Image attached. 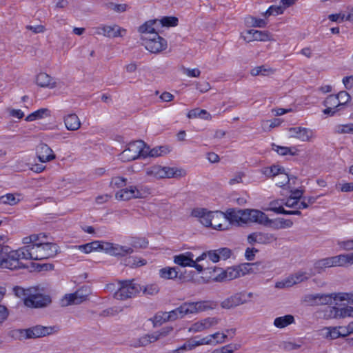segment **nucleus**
Wrapping results in <instances>:
<instances>
[{"label": "nucleus", "mask_w": 353, "mask_h": 353, "mask_svg": "<svg viewBox=\"0 0 353 353\" xmlns=\"http://www.w3.org/2000/svg\"><path fill=\"white\" fill-rule=\"evenodd\" d=\"M27 260H43L54 257L58 252L55 243L39 242L24 246Z\"/></svg>", "instance_id": "obj_1"}, {"label": "nucleus", "mask_w": 353, "mask_h": 353, "mask_svg": "<svg viewBox=\"0 0 353 353\" xmlns=\"http://www.w3.org/2000/svg\"><path fill=\"white\" fill-rule=\"evenodd\" d=\"M57 326L36 325L28 329H17L12 331V336L19 340L43 337L57 332Z\"/></svg>", "instance_id": "obj_2"}, {"label": "nucleus", "mask_w": 353, "mask_h": 353, "mask_svg": "<svg viewBox=\"0 0 353 353\" xmlns=\"http://www.w3.org/2000/svg\"><path fill=\"white\" fill-rule=\"evenodd\" d=\"M146 174L156 179L179 178L185 176L186 172L181 168L162 167L156 165L148 168Z\"/></svg>", "instance_id": "obj_3"}, {"label": "nucleus", "mask_w": 353, "mask_h": 353, "mask_svg": "<svg viewBox=\"0 0 353 353\" xmlns=\"http://www.w3.org/2000/svg\"><path fill=\"white\" fill-rule=\"evenodd\" d=\"M141 157H147L145 143L141 140L130 143L127 148L119 154L120 159L123 162L134 161Z\"/></svg>", "instance_id": "obj_4"}, {"label": "nucleus", "mask_w": 353, "mask_h": 353, "mask_svg": "<svg viewBox=\"0 0 353 353\" xmlns=\"http://www.w3.org/2000/svg\"><path fill=\"white\" fill-rule=\"evenodd\" d=\"M120 287L114 293V297L119 300H125L137 295L142 290V287L131 281L119 282Z\"/></svg>", "instance_id": "obj_5"}, {"label": "nucleus", "mask_w": 353, "mask_h": 353, "mask_svg": "<svg viewBox=\"0 0 353 353\" xmlns=\"http://www.w3.org/2000/svg\"><path fill=\"white\" fill-rule=\"evenodd\" d=\"M143 45L152 53H159L165 50L168 46L165 39L160 37L158 33L152 35L142 36Z\"/></svg>", "instance_id": "obj_6"}, {"label": "nucleus", "mask_w": 353, "mask_h": 353, "mask_svg": "<svg viewBox=\"0 0 353 353\" xmlns=\"http://www.w3.org/2000/svg\"><path fill=\"white\" fill-rule=\"evenodd\" d=\"M27 260L24 247L10 251L6 258H4V268L17 270L22 267L20 260Z\"/></svg>", "instance_id": "obj_7"}, {"label": "nucleus", "mask_w": 353, "mask_h": 353, "mask_svg": "<svg viewBox=\"0 0 353 353\" xmlns=\"http://www.w3.org/2000/svg\"><path fill=\"white\" fill-rule=\"evenodd\" d=\"M89 294V289L86 287H83L74 293L65 294L61 299V304L62 306L80 304L88 299Z\"/></svg>", "instance_id": "obj_8"}, {"label": "nucleus", "mask_w": 353, "mask_h": 353, "mask_svg": "<svg viewBox=\"0 0 353 353\" xmlns=\"http://www.w3.org/2000/svg\"><path fill=\"white\" fill-rule=\"evenodd\" d=\"M245 223H256L263 225H270L272 220L268 216L259 210L245 209Z\"/></svg>", "instance_id": "obj_9"}, {"label": "nucleus", "mask_w": 353, "mask_h": 353, "mask_svg": "<svg viewBox=\"0 0 353 353\" xmlns=\"http://www.w3.org/2000/svg\"><path fill=\"white\" fill-rule=\"evenodd\" d=\"M51 298L48 295L37 293L29 294L25 298L24 304L29 307H44L51 303Z\"/></svg>", "instance_id": "obj_10"}, {"label": "nucleus", "mask_w": 353, "mask_h": 353, "mask_svg": "<svg viewBox=\"0 0 353 353\" xmlns=\"http://www.w3.org/2000/svg\"><path fill=\"white\" fill-rule=\"evenodd\" d=\"M288 131L290 137L296 138L303 142H310L315 138L314 131L310 128L296 126L289 128Z\"/></svg>", "instance_id": "obj_11"}, {"label": "nucleus", "mask_w": 353, "mask_h": 353, "mask_svg": "<svg viewBox=\"0 0 353 353\" xmlns=\"http://www.w3.org/2000/svg\"><path fill=\"white\" fill-rule=\"evenodd\" d=\"M115 197L119 201H128L132 199H140L144 197V192L137 186H130L118 191Z\"/></svg>", "instance_id": "obj_12"}, {"label": "nucleus", "mask_w": 353, "mask_h": 353, "mask_svg": "<svg viewBox=\"0 0 353 353\" xmlns=\"http://www.w3.org/2000/svg\"><path fill=\"white\" fill-rule=\"evenodd\" d=\"M227 217V227H229L230 224H236L240 225L245 223V209L244 210H235L228 209L226 212L224 213Z\"/></svg>", "instance_id": "obj_13"}, {"label": "nucleus", "mask_w": 353, "mask_h": 353, "mask_svg": "<svg viewBox=\"0 0 353 353\" xmlns=\"http://www.w3.org/2000/svg\"><path fill=\"white\" fill-rule=\"evenodd\" d=\"M248 302V299H245V292H239L236 293L225 300H223L221 306L223 308L230 309L232 307L246 303Z\"/></svg>", "instance_id": "obj_14"}, {"label": "nucleus", "mask_w": 353, "mask_h": 353, "mask_svg": "<svg viewBox=\"0 0 353 353\" xmlns=\"http://www.w3.org/2000/svg\"><path fill=\"white\" fill-rule=\"evenodd\" d=\"M122 32H125V30L121 28L117 25L98 27L95 30V34H102L105 37L112 38L122 37Z\"/></svg>", "instance_id": "obj_15"}, {"label": "nucleus", "mask_w": 353, "mask_h": 353, "mask_svg": "<svg viewBox=\"0 0 353 353\" xmlns=\"http://www.w3.org/2000/svg\"><path fill=\"white\" fill-rule=\"evenodd\" d=\"M211 224L209 225L210 228L217 230H228L227 227V217L225 216L224 212L221 211H214L212 216Z\"/></svg>", "instance_id": "obj_16"}, {"label": "nucleus", "mask_w": 353, "mask_h": 353, "mask_svg": "<svg viewBox=\"0 0 353 353\" xmlns=\"http://www.w3.org/2000/svg\"><path fill=\"white\" fill-rule=\"evenodd\" d=\"M246 42L252 41H265L270 39V34L268 32L256 30H249L243 37Z\"/></svg>", "instance_id": "obj_17"}, {"label": "nucleus", "mask_w": 353, "mask_h": 353, "mask_svg": "<svg viewBox=\"0 0 353 353\" xmlns=\"http://www.w3.org/2000/svg\"><path fill=\"white\" fill-rule=\"evenodd\" d=\"M37 154L39 160L42 162H48L55 159L52 150L45 143H40L37 148Z\"/></svg>", "instance_id": "obj_18"}, {"label": "nucleus", "mask_w": 353, "mask_h": 353, "mask_svg": "<svg viewBox=\"0 0 353 353\" xmlns=\"http://www.w3.org/2000/svg\"><path fill=\"white\" fill-rule=\"evenodd\" d=\"M219 270H221V273L218 274L214 278V280L216 281H231L239 277L241 275V271L233 267L228 268L225 270L221 269H219Z\"/></svg>", "instance_id": "obj_19"}, {"label": "nucleus", "mask_w": 353, "mask_h": 353, "mask_svg": "<svg viewBox=\"0 0 353 353\" xmlns=\"http://www.w3.org/2000/svg\"><path fill=\"white\" fill-rule=\"evenodd\" d=\"M158 23L159 20L157 19L148 21L139 27V31L142 34V36L152 35L154 33H158L157 32V30L159 28Z\"/></svg>", "instance_id": "obj_20"}, {"label": "nucleus", "mask_w": 353, "mask_h": 353, "mask_svg": "<svg viewBox=\"0 0 353 353\" xmlns=\"http://www.w3.org/2000/svg\"><path fill=\"white\" fill-rule=\"evenodd\" d=\"M64 123L68 130L75 131L80 128L81 121L78 116L74 113L65 115L63 117Z\"/></svg>", "instance_id": "obj_21"}, {"label": "nucleus", "mask_w": 353, "mask_h": 353, "mask_svg": "<svg viewBox=\"0 0 353 353\" xmlns=\"http://www.w3.org/2000/svg\"><path fill=\"white\" fill-rule=\"evenodd\" d=\"M336 294H317L310 296V300L315 305H328L335 299Z\"/></svg>", "instance_id": "obj_22"}, {"label": "nucleus", "mask_w": 353, "mask_h": 353, "mask_svg": "<svg viewBox=\"0 0 353 353\" xmlns=\"http://www.w3.org/2000/svg\"><path fill=\"white\" fill-rule=\"evenodd\" d=\"M333 260L334 267H343L347 265H353V252L334 256Z\"/></svg>", "instance_id": "obj_23"}, {"label": "nucleus", "mask_w": 353, "mask_h": 353, "mask_svg": "<svg viewBox=\"0 0 353 353\" xmlns=\"http://www.w3.org/2000/svg\"><path fill=\"white\" fill-rule=\"evenodd\" d=\"M194 260V254L188 252L185 254H180L174 257V262L182 267H190Z\"/></svg>", "instance_id": "obj_24"}, {"label": "nucleus", "mask_w": 353, "mask_h": 353, "mask_svg": "<svg viewBox=\"0 0 353 353\" xmlns=\"http://www.w3.org/2000/svg\"><path fill=\"white\" fill-rule=\"evenodd\" d=\"M36 82L37 84L41 87L53 88L56 85V83L53 81L52 78L44 72L40 73L37 75Z\"/></svg>", "instance_id": "obj_25"}, {"label": "nucleus", "mask_w": 353, "mask_h": 353, "mask_svg": "<svg viewBox=\"0 0 353 353\" xmlns=\"http://www.w3.org/2000/svg\"><path fill=\"white\" fill-rule=\"evenodd\" d=\"M294 323V317L291 314L276 317L274 321V325L278 328H284Z\"/></svg>", "instance_id": "obj_26"}, {"label": "nucleus", "mask_w": 353, "mask_h": 353, "mask_svg": "<svg viewBox=\"0 0 353 353\" xmlns=\"http://www.w3.org/2000/svg\"><path fill=\"white\" fill-rule=\"evenodd\" d=\"M145 149L147 151V157H157L160 156H163L170 152V150L166 146H159L156 147L152 149H150L149 147H147L145 145Z\"/></svg>", "instance_id": "obj_27"}, {"label": "nucleus", "mask_w": 353, "mask_h": 353, "mask_svg": "<svg viewBox=\"0 0 353 353\" xmlns=\"http://www.w3.org/2000/svg\"><path fill=\"white\" fill-rule=\"evenodd\" d=\"M46 116H50V110L47 108H41L28 115L25 120L28 122H31L37 119H43Z\"/></svg>", "instance_id": "obj_28"}, {"label": "nucleus", "mask_w": 353, "mask_h": 353, "mask_svg": "<svg viewBox=\"0 0 353 353\" xmlns=\"http://www.w3.org/2000/svg\"><path fill=\"white\" fill-rule=\"evenodd\" d=\"M331 267H334L333 256L318 260L314 263V268L318 270L319 273L321 272V270Z\"/></svg>", "instance_id": "obj_29"}, {"label": "nucleus", "mask_w": 353, "mask_h": 353, "mask_svg": "<svg viewBox=\"0 0 353 353\" xmlns=\"http://www.w3.org/2000/svg\"><path fill=\"white\" fill-rule=\"evenodd\" d=\"M188 117L190 119L199 117L205 120H210L212 119V116L209 112L205 110H201L199 108L191 110L188 112Z\"/></svg>", "instance_id": "obj_30"}, {"label": "nucleus", "mask_w": 353, "mask_h": 353, "mask_svg": "<svg viewBox=\"0 0 353 353\" xmlns=\"http://www.w3.org/2000/svg\"><path fill=\"white\" fill-rule=\"evenodd\" d=\"M312 276V274H309L306 272H298L294 274L289 276L292 285L297 283H300L304 281L307 280Z\"/></svg>", "instance_id": "obj_31"}, {"label": "nucleus", "mask_w": 353, "mask_h": 353, "mask_svg": "<svg viewBox=\"0 0 353 353\" xmlns=\"http://www.w3.org/2000/svg\"><path fill=\"white\" fill-rule=\"evenodd\" d=\"M159 276L164 279H174L177 277L178 272L176 268L166 267L159 270Z\"/></svg>", "instance_id": "obj_32"}, {"label": "nucleus", "mask_w": 353, "mask_h": 353, "mask_svg": "<svg viewBox=\"0 0 353 353\" xmlns=\"http://www.w3.org/2000/svg\"><path fill=\"white\" fill-rule=\"evenodd\" d=\"M133 252V249L130 247L122 246L118 244H114L111 255L113 256H125L128 254Z\"/></svg>", "instance_id": "obj_33"}, {"label": "nucleus", "mask_w": 353, "mask_h": 353, "mask_svg": "<svg viewBox=\"0 0 353 353\" xmlns=\"http://www.w3.org/2000/svg\"><path fill=\"white\" fill-rule=\"evenodd\" d=\"M274 72V70L272 68L265 66V65H261L254 68L251 70L250 74L252 76H258V75H269L272 74Z\"/></svg>", "instance_id": "obj_34"}, {"label": "nucleus", "mask_w": 353, "mask_h": 353, "mask_svg": "<svg viewBox=\"0 0 353 353\" xmlns=\"http://www.w3.org/2000/svg\"><path fill=\"white\" fill-rule=\"evenodd\" d=\"M284 169L279 165H272L271 167H267L263 169V174L267 177H276Z\"/></svg>", "instance_id": "obj_35"}, {"label": "nucleus", "mask_w": 353, "mask_h": 353, "mask_svg": "<svg viewBox=\"0 0 353 353\" xmlns=\"http://www.w3.org/2000/svg\"><path fill=\"white\" fill-rule=\"evenodd\" d=\"M272 223L276 229L289 228L293 225V222L290 219H285L283 218H279L274 221L272 220L270 224Z\"/></svg>", "instance_id": "obj_36"}, {"label": "nucleus", "mask_w": 353, "mask_h": 353, "mask_svg": "<svg viewBox=\"0 0 353 353\" xmlns=\"http://www.w3.org/2000/svg\"><path fill=\"white\" fill-rule=\"evenodd\" d=\"M323 104L325 107H332L334 108H336V110H341V106H339V101L338 99V96L330 94L329 95L323 102Z\"/></svg>", "instance_id": "obj_37"}, {"label": "nucleus", "mask_w": 353, "mask_h": 353, "mask_svg": "<svg viewBox=\"0 0 353 353\" xmlns=\"http://www.w3.org/2000/svg\"><path fill=\"white\" fill-rule=\"evenodd\" d=\"M207 210L208 209L203 208H194L191 212V216L197 218L202 225H206L208 222L203 219V216L207 213Z\"/></svg>", "instance_id": "obj_38"}, {"label": "nucleus", "mask_w": 353, "mask_h": 353, "mask_svg": "<svg viewBox=\"0 0 353 353\" xmlns=\"http://www.w3.org/2000/svg\"><path fill=\"white\" fill-rule=\"evenodd\" d=\"M258 243L260 244H268L276 239V238L272 234L256 232Z\"/></svg>", "instance_id": "obj_39"}, {"label": "nucleus", "mask_w": 353, "mask_h": 353, "mask_svg": "<svg viewBox=\"0 0 353 353\" xmlns=\"http://www.w3.org/2000/svg\"><path fill=\"white\" fill-rule=\"evenodd\" d=\"M334 131L335 133L340 134L353 133V123L336 125Z\"/></svg>", "instance_id": "obj_40"}, {"label": "nucleus", "mask_w": 353, "mask_h": 353, "mask_svg": "<svg viewBox=\"0 0 353 353\" xmlns=\"http://www.w3.org/2000/svg\"><path fill=\"white\" fill-rule=\"evenodd\" d=\"M197 313L206 311L208 310H212L215 307V303L210 301H202L196 302Z\"/></svg>", "instance_id": "obj_41"}, {"label": "nucleus", "mask_w": 353, "mask_h": 353, "mask_svg": "<svg viewBox=\"0 0 353 353\" xmlns=\"http://www.w3.org/2000/svg\"><path fill=\"white\" fill-rule=\"evenodd\" d=\"M323 313L325 319H339V307L327 306L325 308Z\"/></svg>", "instance_id": "obj_42"}, {"label": "nucleus", "mask_w": 353, "mask_h": 353, "mask_svg": "<svg viewBox=\"0 0 353 353\" xmlns=\"http://www.w3.org/2000/svg\"><path fill=\"white\" fill-rule=\"evenodd\" d=\"M323 330L325 331L324 336L326 339H336L341 337V336H340L341 333L339 332V327H325V328H324Z\"/></svg>", "instance_id": "obj_43"}, {"label": "nucleus", "mask_w": 353, "mask_h": 353, "mask_svg": "<svg viewBox=\"0 0 353 353\" xmlns=\"http://www.w3.org/2000/svg\"><path fill=\"white\" fill-rule=\"evenodd\" d=\"M178 19L174 17H165L162 18L161 20H159L158 25L159 27L166 26V27H174L177 26Z\"/></svg>", "instance_id": "obj_44"}, {"label": "nucleus", "mask_w": 353, "mask_h": 353, "mask_svg": "<svg viewBox=\"0 0 353 353\" xmlns=\"http://www.w3.org/2000/svg\"><path fill=\"white\" fill-rule=\"evenodd\" d=\"M160 317V316L157 315L155 316L156 321H159L158 319ZM161 319L163 320V321H175L178 319H179L178 314L176 313V309L169 312H164L162 314V316H161Z\"/></svg>", "instance_id": "obj_45"}, {"label": "nucleus", "mask_w": 353, "mask_h": 353, "mask_svg": "<svg viewBox=\"0 0 353 353\" xmlns=\"http://www.w3.org/2000/svg\"><path fill=\"white\" fill-rule=\"evenodd\" d=\"M125 264L132 268L139 267L146 264V261L137 257H128L125 260Z\"/></svg>", "instance_id": "obj_46"}, {"label": "nucleus", "mask_w": 353, "mask_h": 353, "mask_svg": "<svg viewBox=\"0 0 353 353\" xmlns=\"http://www.w3.org/2000/svg\"><path fill=\"white\" fill-rule=\"evenodd\" d=\"M269 208L266 210H270L277 214H281V211L283 210V203L281 200H274L269 204Z\"/></svg>", "instance_id": "obj_47"}, {"label": "nucleus", "mask_w": 353, "mask_h": 353, "mask_svg": "<svg viewBox=\"0 0 353 353\" xmlns=\"http://www.w3.org/2000/svg\"><path fill=\"white\" fill-rule=\"evenodd\" d=\"M283 7L281 6H271L264 13L263 15L265 17H268L271 15H278L282 14L283 12Z\"/></svg>", "instance_id": "obj_48"}, {"label": "nucleus", "mask_w": 353, "mask_h": 353, "mask_svg": "<svg viewBox=\"0 0 353 353\" xmlns=\"http://www.w3.org/2000/svg\"><path fill=\"white\" fill-rule=\"evenodd\" d=\"M201 321L206 330L218 325L221 319L217 317H207L201 319Z\"/></svg>", "instance_id": "obj_49"}, {"label": "nucleus", "mask_w": 353, "mask_h": 353, "mask_svg": "<svg viewBox=\"0 0 353 353\" xmlns=\"http://www.w3.org/2000/svg\"><path fill=\"white\" fill-rule=\"evenodd\" d=\"M339 106L343 110L350 100V95L346 91H341L337 94Z\"/></svg>", "instance_id": "obj_50"}, {"label": "nucleus", "mask_w": 353, "mask_h": 353, "mask_svg": "<svg viewBox=\"0 0 353 353\" xmlns=\"http://www.w3.org/2000/svg\"><path fill=\"white\" fill-rule=\"evenodd\" d=\"M161 338V334L159 332L148 334L143 337L140 343L141 345H146L148 343H154Z\"/></svg>", "instance_id": "obj_51"}, {"label": "nucleus", "mask_w": 353, "mask_h": 353, "mask_svg": "<svg viewBox=\"0 0 353 353\" xmlns=\"http://www.w3.org/2000/svg\"><path fill=\"white\" fill-rule=\"evenodd\" d=\"M240 345L229 344L220 349H216L212 353H233L235 350H239Z\"/></svg>", "instance_id": "obj_52"}, {"label": "nucleus", "mask_w": 353, "mask_h": 353, "mask_svg": "<svg viewBox=\"0 0 353 353\" xmlns=\"http://www.w3.org/2000/svg\"><path fill=\"white\" fill-rule=\"evenodd\" d=\"M272 149L276 152L278 154L281 155H287V154H291L294 155L295 153L292 152V149L288 147H284V146H279L276 145L275 143L272 144Z\"/></svg>", "instance_id": "obj_53"}, {"label": "nucleus", "mask_w": 353, "mask_h": 353, "mask_svg": "<svg viewBox=\"0 0 353 353\" xmlns=\"http://www.w3.org/2000/svg\"><path fill=\"white\" fill-rule=\"evenodd\" d=\"M276 184L279 187L284 186L290 181V178L288 174L282 171L278 176H276Z\"/></svg>", "instance_id": "obj_54"}, {"label": "nucleus", "mask_w": 353, "mask_h": 353, "mask_svg": "<svg viewBox=\"0 0 353 353\" xmlns=\"http://www.w3.org/2000/svg\"><path fill=\"white\" fill-rule=\"evenodd\" d=\"M127 179L121 176H114L112 178L110 185L113 188H120L126 185Z\"/></svg>", "instance_id": "obj_55"}, {"label": "nucleus", "mask_w": 353, "mask_h": 353, "mask_svg": "<svg viewBox=\"0 0 353 353\" xmlns=\"http://www.w3.org/2000/svg\"><path fill=\"white\" fill-rule=\"evenodd\" d=\"M247 23L251 24L253 27L264 28L267 25V22L262 19H257L254 17L247 18Z\"/></svg>", "instance_id": "obj_56"}, {"label": "nucleus", "mask_w": 353, "mask_h": 353, "mask_svg": "<svg viewBox=\"0 0 353 353\" xmlns=\"http://www.w3.org/2000/svg\"><path fill=\"white\" fill-rule=\"evenodd\" d=\"M142 290L144 294L153 296L159 292V288L157 284H150L142 288Z\"/></svg>", "instance_id": "obj_57"}, {"label": "nucleus", "mask_w": 353, "mask_h": 353, "mask_svg": "<svg viewBox=\"0 0 353 353\" xmlns=\"http://www.w3.org/2000/svg\"><path fill=\"white\" fill-rule=\"evenodd\" d=\"M1 203L3 204L15 205L18 203L17 199L12 194H7L0 197Z\"/></svg>", "instance_id": "obj_58"}, {"label": "nucleus", "mask_w": 353, "mask_h": 353, "mask_svg": "<svg viewBox=\"0 0 353 353\" xmlns=\"http://www.w3.org/2000/svg\"><path fill=\"white\" fill-rule=\"evenodd\" d=\"M13 292L15 295L19 298H21L25 300L26 297H28L29 294H31L30 290H25L23 288L16 286L13 288Z\"/></svg>", "instance_id": "obj_59"}, {"label": "nucleus", "mask_w": 353, "mask_h": 353, "mask_svg": "<svg viewBox=\"0 0 353 353\" xmlns=\"http://www.w3.org/2000/svg\"><path fill=\"white\" fill-rule=\"evenodd\" d=\"M301 345L290 341H283L281 343L280 347L285 351H292L300 348Z\"/></svg>", "instance_id": "obj_60"}, {"label": "nucleus", "mask_w": 353, "mask_h": 353, "mask_svg": "<svg viewBox=\"0 0 353 353\" xmlns=\"http://www.w3.org/2000/svg\"><path fill=\"white\" fill-rule=\"evenodd\" d=\"M339 319L346 317H353V307L345 306L343 307L339 308Z\"/></svg>", "instance_id": "obj_61"}, {"label": "nucleus", "mask_w": 353, "mask_h": 353, "mask_svg": "<svg viewBox=\"0 0 353 353\" xmlns=\"http://www.w3.org/2000/svg\"><path fill=\"white\" fill-rule=\"evenodd\" d=\"M220 260H226L229 259L232 254V250L228 248H221L216 250Z\"/></svg>", "instance_id": "obj_62"}, {"label": "nucleus", "mask_w": 353, "mask_h": 353, "mask_svg": "<svg viewBox=\"0 0 353 353\" xmlns=\"http://www.w3.org/2000/svg\"><path fill=\"white\" fill-rule=\"evenodd\" d=\"M335 299L339 301H347L353 304V293L341 292L335 294Z\"/></svg>", "instance_id": "obj_63"}, {"label": "nucleus", "mask_w": 353, "mask_h": 353, "mask_svg": "<svg viewBox=\"0 0 353 353\" xmlns=\"http://www.w3.org/2000/svg\"><path fill=\"white\" fill-rule=\"evenodd\" d=\"M338 245L343 250L352 251L353 250V239L339 241Z\"/></svg>", "instance_id": "obj_64"}]
</instances>
